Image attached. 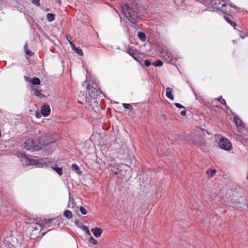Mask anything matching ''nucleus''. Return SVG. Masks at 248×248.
<instances>
[{
  "label": "nucleus",
  "instance_id": "nucleus-34",
  "mask_svg": "<svg viewBox=\"0 0 248 248\" xmlns=\"http://www.w3.org/2000/svg\"><path fill=\"white\" fill-rule=\"evenodd\" d=\"M26 55L29 56H31L33 54V53L30 50H27L25 52Z\"/></svg>",
  "mask_w": 248,
  "mask_h": 248
},
{
  "label": "nucleus",
  "instance_id": "nucleus-38",
  "mask_svg": "<svg viewBox=\"0 0 248 248\" xmlns=\"http://www.w3.org/2000/svg\"><path fill=\"white\" fill-rule=\"evenodd\" d=\"M68 206L69 207H73V203L72 201H71V198H69V201L68 204Z\"/></svg>",
  "mask_w": 248,
  "mask_h": 248
},
{
  "label": "nucleus",
  "instance_id": "nucleus-26",
  "mask_svg": "<svg viewBox=\"0 0 248 248\" xmlns=\"http://www.w3.org/2000/svg\"><path fill=\"white\" fill-rule=\"evenodd\" d=\"M74 51H75V52L78 54V55L79 56H82L83 55V52H82V50L80 49V48H78L77 47L75 50Z\"/></svg>",
  "mask_w": 248,
  "mask_h": 248
},
{
  "label": "nucleus",
  "instance_id": "nucleus-46",
  "mask_svg": "<svg viewBox=\"0 0 248 248\" xmlns=\"http://www.w3.org/2000/svg\"><path fill=\"white\" fill-rule=\"evenodd\" d=\"M33 228L34 230H37L38 229L37 227H36V225H35V227H33Z\"/></svg>",
  "mask_w": 248,
  "mask_h": 248
},
{
  "label": "nucleus",
  "instance_id": "nucleus-7",
  "mask_svg": "<svg viewBox=\"0 0 248 248\" xmlns=\"http://www.w3.org/2000/svg\"><path fill=\"white\" fill-rule=\"evenodd\" d=\"M218 145L221 149L228 151H231L232 148L230 141L225 137H221L219 139Z\"/></svg>",
  "mask_w": 248,
  "mask_h": 248
},
{
  "label": "nucleus",
  "instance_id": "nucleus-47",
  "mask_svg": "<svg viewBox=\"0 0 248 248\" xmlns=\"http://www.w3.org/2000/svg\"><path fill=\"white\" fill-rule=\"evenodd\" d=\"M36 116L37 117H39L40 116V114H36Z\"/></svg>",
  "mask_w": 248,
  "mask_h": 248
},
{
  "label": "nucleus",
  "instance_id": "nucleus-20",
  "mask_svg": "<svg viewBox=\"0 0 248 248\" xmlns=\"http://www.w3.org/2000/svg\"><path fill=\"white\" fill-rule=\"evenodd\" d=\"M47 19L49 22H51L55 19V16L52 13H48L46 15Z\"/></svg>",
  "mask_w": 248,
  "mask_h": 248
},
{
  "label": "nucleus",
  "instance_id": "nucleus-15",
  "mask_svg": "<svg viewBox=\"0 0 248 248\" xmlns=\"http://www.w3.org/2000/svg\"><path fill=\"white\" fill-rule=\"evenodd\" d=\"M173 90L171 88L168 87L166 89V96L171 100H174V96L172 93Z\"/></svg>",
  "mask_w": 248,
  "mask_h": 248
},
{
  "label": "nucleus",
  "instance_id": "nucleus-37",
  "mask_svg": "<svg viewBox=\"0 0 248 248\" xmlns=\"http://www.w3.org/2000/svg\"><path fill=\"white\" fill-rule=\"evenodd\" d=\"M175 105L176 107H177V108H185V107L182 105L181 104H179V103H176L175 104Z\"/></svg>",
  "mask_w": 248,
  "mask_h": 248
},
{
  "label": "nucleus",
  "instance_id": "nucleus-28",
  "mask_svg": "<svg viewBox=\"0 0 248 248\" xmlns=\"http://www.w3.org/2000/svg\"><path fill=\"white\" fill-rule=\"evenodd\" d=\"M79 210L82 214L83 215H86L87 214V211L85 209V208L83 206H80L79 207Z\"/></svg>",
  "mask_w": 248,
  "mask_h": 248
},
{
  "label": "nucleus",
  "instance_id": "nucleus-33",
  "mask_svg": "<svg viewBox=\"0 0 248 248\" xmlns=\"http://www.w3.org/2000/svg\"><path fill=\"white\" fill-rule=\"evenodd\" d=\"M31 1L34 4L38 6L40 5V0H32Z\"/></svg>",
  "mask_w": 248,
  "mask_h": 248
},
{
  "label": "nucleus",
  "instance_id": "nucleus-35",
  "mask_svg": "<svg viewBox=\"0 0 248 248\" xmlns=\"http://www.w3.org/2000/svg\"><path fill=\"white\" fill-rule=\"evenodd\" d=\"M69 44L70 45L72 49L74 50L77 47L75 46V45L74 44V43L72 41H69Z\"/></svg>",
  "mask_w": 248,
  "mask_h": 248
},
{
  "label": "nucleus",
  "instance_id": "nucleus-18",
  "mask_svg": "<svg viewBox=\"0 0 248 248\" xmlns=\"http://www.w3.org/2000/svg\"><path fill=\"white\" fill-rule=\"evenodd\" d=\"M217 171L215 169H211L206 171V174L209 177H212L216 173Z\"/></svg>",
  "mask_w": 248,
  "mask_h": 248
},
{
  "label": "nucleus",
  "instance_id": "nucleus-16",
  "mask_svg": "<svg viewBox=\"0 0 248 248\" xmlns=\"http://www.w3.org/2000/svg\"><path fill=\"white\" fill-rule=\"evenodd\" d=\"M224 19L225 20L229 23L230 25H231L232 26L234 29H236V27L237 26L236 24L233 21H232L229 17L227 16H224Z\"/></svg>",
  "mask_w": 248,
  "mask_h": 248
},
{
  "label": "nucleus",
  "instance_id": "nucleus-3",
  "mask_svg": "<svg viewBox=\"0 0 248 248\" xmlns=\"http://www.w3.org/2000/svg\"><path fill=\"white\" fill-rule=\"evenodd\" d=\"M122 14L132 23L135 24L140 19L138 4L135 1L128 0L121 5Z\"/></svg>",
  "mask_w": 248,
  "mask_h": 248
},
{
  "label": "nucleus",
  "instance_id": "nucleus-40",
  "mask_svg": "<svg viewBox=\"0 0 248 248\" xmlns=\"http://www.w3.org/2000/svg\"><path fill=\"white\" fill-rule=\"evenodd\" d=\"M34 221V219H29L28 220L26 221V222L27 223H32Z\"/></svg>",
  "mask_w": 248,
  "mask_h": 248
},
{
  "label": "nucleus",
  "instance_id": "nucleus-2",
  "mask_svg": "<svg viewBox=\"0 0 248 248\" xmlns=\"http://www.w3.org/2000/svg\"><path fill=\"white\" fill-rule=\"evenodd\" d=\"M53 145L55 146V140L47 133H43L38 140V143L32 139H29L24 143L25 149L31 152L38 151L41 148L42 146H48Z\"/></svg>",
  "mask_w": 248,
  "mask_h": 248
},
{
  "label": "nucleus",
  "instance_id": "nucleus-5",
  "mask_svg": "<svg viewBox=\"0 0 248 248\" xmlns=\"http://www.w3.org/2000/svg\"><path fill=\"white\" fill-rule=\"evenodd\" d=\"M18 157L23 165H36L38 164L37 160L29 158L25 154L20 153L18 154Z\"/></svg>",
  "mask_w": 248,
  "mask_h": 248
},
{
  "label": "nucleus",
  "instance_id": "nucleus-27",
  "mask_svg": "<svg viewBox=\"0 0 248 248\" xmlns=\"http://www.w3.org/2000/svg\"><path fill=\"white\" fill-rule=\"evenodd\" d=\"M89 242L90 243H91L93 245H97V241L96 239H95L94 238H93V237H91L89 239Z\"/></svg>",
  "mask_w": 248,
  "mask_h": 248
},
{
  "label": "nucleus",
  "instance_id": "nucleus-41",
  "mask_svg": "<svg viewBox=\"0 0 248 248\" xmlns=\"http://www.w3.org/2000/svg\"><path fill=\"white\" fill-rule=\"evenodd\" d=\"M161 118L162 119H163V120L164 121H166L167 120V117L165 115V114H162L161 115Z\"/></svg>",
  "mask_w": 248,
  "mask_h": 248
},
{
  "label": "nucleus",
  "instance_id": "nucleus-44",
  "mask_svg": "<svg viewBox=\"0 0 248 248\" xmlns=\"http://www.w3.org/2000/svg\"><path fill=\"white\" fill-rule=\"evenodd\" d=\"M24 51L25 52L27 51V50H29L28 49V45L27 43H26L24 46Z\"/></svg>",
  "mask_w": 248,
  "mask_h": 248
},
{
  "label": "nucleus",
  "instance_id": "nucleus-1",
  "mask_svg": "<svg viewBox=\"0 0 248 248\" xmlns=\"http://www.w3.org/2000/svg\"><path fill=\"white\" fill-rule=\"evenodd\" d=\"M200 2L207 7L206 10L220 11L228 16L240 12V8L229 0H201Z\"/></svg>",
  "mask_w": 248,
  "mask_h": 248
},
{
  "label": "nucleus",
  "instance_id": "nucleus-31",
  "mask_svg": "<svg viewBox=\"0 0 248 248\" xmlns=\"http://www.w3.org/2000/svg\"><path fill=\"white\" fill-rule=\"evenodd\" d=\"M80 228H81L82 230L85 232H86L88 230V229H89L87 226L84 225L83 224H81Z\"/></svg>",
  "mask_w": 248,
  "mask_h": 248
},
{
  "label": "nucleus",
  "instance_id": "nucleus-17",
  "mask_svg": "<svg viewBox=\"0 0 248 248\" xmlns=\"http://www.w3.org/2000/svg\"><path fill=\"white\" fill-rule=\"evenodd\" d=\"M138 36L142 41H145L146 40V34L143 32H139L138 33Z\"/></svg>",
  "mask_w": 248,
  "mask_h": 248
},
{
  "label": "nucleus",
  "instance_id": "nucleus-36",
  "mask_svg": "<svg viewBox=\"0 0 248 248\" xmlns=\"http://www.w3.org/2000/svg\"><path fill=\"white\" fill-rule=\"evenodd\" d=\"M75 223L77 226H78L79 228L81 226V224H82L78 220H76L75 221Z\"/></svg>",
  "mask_w": 248,
  "mask_h": 248
},
{
  "label": "nucleus",
  "instance_id": "nucleus-8",
  "mask_svg": "<svg viewBox=\"0 0 248 248\" xmlns=\"http://www.w3.org/2000/svg\"><path fill=\"white\" fill-rule=\"evenodd\" d=\"M234 122L236 126L240 131L246 130L245 124L242 122L240 119L237 116H234L233 117Z\"/></svg>",
  "mask_w": 248,
  "mask_h": 248
},
{
  "label": "nucleus",
  "instance_id": "nucleus-45",
  "mask_svg": "<svg viewBox=\"0 0 248 248\" xmlns=\"http://www.w3.org/2000/svg\"><path fill=\"white\" fill-rule=\"evenodd\" d=\"M86 232V233H87L88 235H91V233H90V231H89V229H88V230H87L86 232Z\"/></svg>",
  "mask_w": 248,
  "mask_h": 248
},
{
  "label": "nucleus",
  "instance_id": "nucleus-29",
  "mask_svg": "<svg viewBox=\"0 0 248 248\" xmlns=\"http://www.w3.org/2000/svg\"><path fill=\"white\" fill-rule=\"evenodd\" d=\"M123 106L124 108L129 109L131 108V106L129 104L123 103Z\"/></svg>",
  "mask_w": 248,
  "mask_h": 248
},
{
  "label": "nucleus",
  "instance_id": "nucleus-23",
  "mask_svg": "<svg viewBox=\"0 0 248 248\" xmlns=\"http://www.w3.org/2000/svg\"><path fill=\"white\" fill-rule=\"evenodd\" d=\"M193 142L195 143L197 142V141L195 139H194ZM197 142L198 143V144L200 145H203L204 143L203 136H200V140L199 141H197Z\"/></svg>",
  "mask_w": 248,
  "mask_h": 248
},
{
  "label": "nucleus",
  "instance_id": "nucleus-22",
  "mask_svg": "<svg viewBox=\"0 0 248 248\" xmlns=\"http://www.w3.org/2000/svg\"><path fill=\"white\" fill-rule=\"evenodd\" d=\"M51 221V219H46L44 220L43 222L41 223V221H39V223H36V225L39 226L41 229H42V226L44 225V224H48Z\"/></svg>",
  "mask_w": 248,
  "mask_h": 248
},
{
  "label": "nucleus",
  "instance_id": "nucleus-14",
  "mask_svg": "<svg viewBox=\"0 0 248 248\" xmlns=\"http://www.w3.org/2000/svg\"><path fill=\"white\" fill-rule=\"evenodd\" d=\"M93 234L96 238H98L100 236L102 233V230L98 227H95L91 230Z\"/></svg>",
  "mask_w": 248,
  "mask_h": 248
},
{
  "label": "nucleus",
  "instance_id": "nucleus-43",
  "mask_svg": "<svg viewBox=\"0 0 248 248\" xmlns=\"http://www.w3.org/2000/svg\"><path fill=\"white\" fill-rule=\"evenodd\" d=\"M67 39L68 41V43H69V41H71V40L72 39V37L70 35H67L66 36Z\"/></svg>",
  "mask_w": 248,
  "mask_h": 248
},
{
  "label": "nucleus",
  "instance_id": "nucleus-10",
  "mask_svg": "<svg viewBox=\"0 0 248 248\" xmlns=\"http://www.w3.org/2000/svg\"><path fill=\"white\" fill-rule=\"evenodd\" d=\"M48 165H49L52 170L57 173L60 176H61L62 174V168L59 167L57 164L52 163L51 162H48Z\"/></svg>",
  "mask_w": 248,
  "mask_h": 248
},
{
  "label": "nucleus",
  "instance_id": "nucleus-6",
  "mask_svg": "<svg viewBox=\"0 0 248 248\" xmlns=\"http://www.w3.org/2000/svg\"><path fill=\"white\" fill-rule=\"evenodd\" d=\"M87 89L89 94L94 99L96 98L100 93V91L99 90L97 84L95 82L93 83V82L92 85L89 83Z\"/></svg>",
  "mask_w": 248,
  "mask_h": 248
},
{
  "label": "nucleus",
  "instance_id": "nucleus-32",
  "mask_svg": "<svg viewBox=\"0 0 248 248\" xmlns=\"http://www.w3.org/2000/svg\"><path fill=\"white\" fill-rule=\"evenodd\" d=\"M144 64L147 66V67H149L151 65V62L148 60H146L145 61H144Z\"/></svg>",
  "mask_w": 248,
  "mask_h": 248
},
{
  "label": "nucleus",
  "instance_id": "nucleus-11",
  "mask_svg": "<svg viewBox=\"0 0 248 248\" xmlns=\"http://www.w3.org/2000/svg\"><path fill=\"white\" fill-rule=\"evenodd\" d=\"M127 53L131 56L135 60L137 61H139L138 59L139 53L138 50L128 48L127 50Z\"/></svg>",
  "mask_w": 248,
  "mask_h": 248
},
{
  "label": "nucleus",
  "instance_id": "nucleus-42",
  "mask_svg": "<svg viewBox=\"0 0 248 248\" xmlns=\"http://www.w3.org/2000/svg\"><path fill=\"white\" fill-rule=\"evenodd\" d=\"M186 109L183 110L181 111V115L182 116H185L186 115Z\"/></svg>",
  "mask_w": 248,
  "mask_h": 248
},
{
  "label": "nucleus",
  "instance_id": "nucleus-30",
  "mask_svg": "<svg viewBox=\"0 0 248 248\" xmlns=\"http://www.w3.org/2000/svg\"><path fill=\"white\" fill-rule=\"evenodd\" d=\"M71 168L73 170H79V167L78 166V165H77V164H73L71 166Z\"/></svg>",
  "mask_w": 248,
  "mask_h": 248
},
{
  "label": "nucleus",
  "instance_id": "nucleus-12",
  "mask_svg": "<svg viewBox=\"0 0 248 248\" xmlns=\"http://www.w3.org/2000/svg\"><path fill=\"white\" fill-rule=\"evenodd\" d=\"M24 79L26 81L32 83L33 85H38L40 84V80L38 78H31L27 76H24Z\"/></svg>",
  "mask_w": 248,
  "mask_h": 248
},
{
  "label": "nucleus",
  "instance_id": "nucleus-9",
  "mask_svg": "<svg viewBox=\"0 0 248 248\" xmlns=\"http://www.w3.org/2000/svg\"><path fill=\"white\" fill-rule=\"evenodd\" d=\"M161 53L167 61L172 63L173 61L172 56L171 53L169 52L168 50L162 49Z\"/></svg>",
  "mask_w": 248,
  "mask_h": 248
},
{
  "label": "nucleus",
  "instance_id": "nucleus-19",
  "mask_svg": "<svg viewBox=\"0 0 248 248\" xmlns=\"http://www.w3.org/2000/svg\"><path fill=\"white\" fill-rule=\"evenodd\" d=\"M63 216L66 218H67L68 219H70L72 217V214L70 211H69L68 210H66L64 212Z\"/></svg>",
  "mask_w": 248,
  "mask_h": 248
},
{
  "label": "nucleus",
  "instance_id": "nucleus-39",
  "mask_svg": "<svg viewBox=\"0 0 248 248\" xmlns=\"http://www.w3.org/2000/svg\"><path fill=\"white\" fill-rule=\"evenodd\" d=\"M240 37L242 38V39H244L246 35H244V33L242 32L241 31H239V34Z\"/></svg>",
  "mask_w": 248,
  "mask_h": 248
},
{
  "label": "nucleus",
  "instance_id": "nucleus-13",
  "mask_svg": "<svg viewBox=\"0 0 248 248\" xmlns=\"http://www.w3.org/2000/svg\"><path fill=\"white\" fill-rule=\"evenodd\" d=\"M41 113L44 116H47L50 113V108L49 105H44L41 108Z\"/></svg>",
  "mask_w": 248,
  "mask_h": 248
},
{
  "label": "nucleus",
  "instance_id": "nucleus-4",
  "mask_svg": "<svg viewBox=\"0 0 248 248\" xmlns=\"http://www.w3.org/2000/svg\"><path fill=\"white\" fill-rule=\"evenodd\" d=\"M118 171L114 172L115 174L123 176L125 180H128L132 176V169L130 167L126 164H121L117 168Z\"/></svg>",
  "mask_w": 248,
  "mask_h": 248
},
{
  "label": "nucleus",
  "instance_id": "nucleus-24",
  "mask_svg": "<svg viewBox=\"0 0 248 248\" xmlns=\"http://www.w3.org/2000/svg\"><path fill=\"white\" fill-rule=\"evenodd\" d=\"M163 63L161 60H158L154 63H153L152 64L155 66H161L163 65Z\"/></svg>",
  "mask_w": 248,
  "mask_h": 248
},
{
  "label": "nucleus",
  "instance_id": "nucleus-25",
  "mask_svg": "<svg viewBox=\"0 0 248 248\" xmlns=\"http://www.w3.org/2000/svg\"><path fill=\"white\" fill-rule=\"evenodd\" d=\"M217 99L219 102H220L221 104H222V105H225L226 107L229 108L226 105V101L222 98V96L218 97Z\"/></svg>",
  "mask_w": 248,
  "mask_h": 248
},
{
  "label": "nucleus",
  "instance_id": "nucleus-21",
  "mask_svg": "<svg viewBox=\"0 0 248 248\" xmlns=\"http://www.w3.org/2000/svg\"><path fill=\"white\" fill-rule=\"evenodd\" d=\"M33 91H34V94L36 96H38L40 98H42L44 96V95L41 93L40 90L37 89H33Z\"/></svg>",
  "mask_w": 248,
  "mask_h": 248
}]
</instances>
